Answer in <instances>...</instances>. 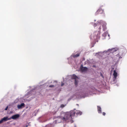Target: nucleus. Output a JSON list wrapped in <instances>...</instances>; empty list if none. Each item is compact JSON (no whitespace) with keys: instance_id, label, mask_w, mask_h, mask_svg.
Segmentation results:
<instances>
[{"instance_id":"7","label":"nucleus","mask_w":127,"mask_h":127,"mask_svg":"<svg viewBox=\"0 0 127 127\" xmlns=\"http://www.w3.org/2000/svg\"><path fill=\"white\" fill-rule=\"evenodd\" d=\"M25 106V104L24 103H21L20 105H18L17 107L19 109H21L23 107H24Z\"/></svg>"},{"instance_id":"17","label":"nucleus","mask_w":127,"mask_h":127,"mask_svg":"<svg viewBox=\"0 0 127 127\" xmlns=\"http://www.w3.org/2000/svg\"><path fill=\"white\" fill-rule=\"evenodd\" d=\"M54 87V85H50L49 86V87Z\"/></svg>"},{"instance_id":"9","label":"nucleus","mask_w":127,"mask_h":127,"mask_svg":"<svg viewBox=\"0 0 127 127\" xmlns=\"http://www.w3.org/2000/svg\"><path fill=\"white\" fill-rule=\"evenodd\" d=\"M118 50V49L117 48H113L111 49L110 50V51H112V52H115L117 51Z\"/></svg>"},{"instance_id":"20","label":"nucleus","mask_w":127,"mask_h":127,"mask_svg":"<svg viewBox=\"0 0 127 127\" xmlns=\"http://www.w3.org/2000/svg\"><path fill=\"white\" fill-rule=\"evenodd\" d=\"M64 83H62L61 84V86H63L64 85Z\"/></svg>"},{"instance_id":"16","label":"nucleus","mask_w":127,"mask_h":127,"mask_svg":"<svg viewBox=\"0 0 127 127\" xmlns=\"http://www.w3.org/2000/svg\"><path fill=\"white\" fill-rule=\"evenodd\" d=\"M117 56L119 58V59L121 58H122V57H121L119 55V54L117 55Z\"/></svg>"},{"instance_id":"23","label":"nucleus","mask_w":127,"mask_h":127,"mask_svg":"<svg viewBox=\"0 0 127 127\" xmlns=\"http://www.w3.org/2000/svg\"><path fill=\"white\" fill-rule=\"evenodd\" d=\"M105 33H103V35H105Z\"/></svg>"},{"instance_id":"4","label":"nucleus","mask_w":127,"mask_h":127,"mask_svg":"<svg viewBox=\"0 0 127 127\" xmlns=\"http://www.w3.org/2000/svg\"><path fill=\"white\" fill-rule=\"evenodd\" d=\"M104 11L103 10L101 9H99L95 13V14L97 15L99 14L103 13Z\"/></svg>"},{"instance_id":"25","label":"nucleus","mask_w":127,"mask_h":127,"mask_svg":"<svg viewBox=\"0 0 127 127\" xmlns=\"http://www.w3.org/2000/svg\"><path fill=\"white\" fill-rule=\"evenodd\" d=\"M77 105H78V104H77Z\"/></svg>"},{"instance_id":"12","label":"nucleus","mask_w":127,"mask_h":127,"mask_svg":"<svg viewBox=\"0 0 127 127\" xmlns=\"http://www.w3.org/2000/svg\"><path fill=\"white\" fill-rule=\"evenodd\" d=\"M80 54L78 53L75 55H73L72 56V57L74 58H76L79 56Z\"/></svg>"},{"instance_id":"18","label":"nucleus","mask_w":127,"mask_h":127,"mask_svg":"<svg viewBox=\"0 0 127 127\" xmlns=\"http://www.w3.org/2000/svg\"><path fill=\"white\" fill-rule=\"evenodd\" d=\"M8 108V106H7L5 108V110H7V109Z\"/></svg>"},{"instance_id":"21","label":"nucleus","mask_w":127,"mask_h":127,"mask_svg":"<svg viewBox=\"0 0 127 127\" xmlns=\"http://www.w3.org/2000/svg\"><path fill=\"white\" fill-rule=\"evenodd\" d=\"M96 24H94V27H95L96 26Z\"/></svg>"},{"instance_id":"13","label":"nucleus","mask_w":127,"mask_h":127,"mask_svg":"<svg viewBox=\"0 0 127 127\" xmlns=\"http://www.w3.org/2000/svg\"><path fill=\"white\" fill-rule=\"evenodd\" d=\"M74 84L77 87L78 85V81L76 80H75Z\"/></svg>"},{"instance_id":"19","label":"nucleus","mask_w":127,"mask_h":127,"mask_svg":"<svg viewBox=\"0 0 127 127\" xmlns=\"http://www.w3.org/2000/svg\"><path fill=\"white\" fill-rule=\"evenodd\" d=\"M105 114H106V113L105 112H103L102 113V114L103 115L105 116Z\"/></svg>"},{"instance_id":"6","label":"nucleus","mask_w":127,"mask_h":127,"mask_svg":"<svg viewBox=\"0 0 127 127\" xmlns=\"http://www.w3.org/2000/svg\"><path fill=\"white\" fill-rule=\"evenodd\" d=\"M19 116H20L19 114H17L11 117L10 118H11V119H16L19 118Z\"/></svg>"},{"instance_id":"15","label":"nucleus","mask_w":127,"mask_h":127,"mask_svg":"<svg viewBox=\"0 0 127 127\" xmlns=\"http://www.w3.org/2000/svg\"><path fill=\"white\" fill-rule=\"evenodd\" d=\"M44 127H51V125L50 124H48Z\"/></svg>"},{"instance_id":"1","label":"nucleus","mask_w":127,"mask_h":127,"mask_svg":"<svg viewBox=\"0 0 127 127\" xmlns=\"http://www.w3.org/2000/svg\"><path fill=\"white\" fill-rule=\"evenodd\" d=\"M74 110H71L69 112H64L62 111L61 113L60 118L62 119L63 122H66L67 120H71L73 119L72 117L74 116L76 114V116H78L81 115L82 114V112L79 110L76 111H75V109Z\"/></svg>"},{"instance_id":"5","label":"nucleus","mask_w":127,"mask_h":127,"mask_svg":"<svg viewBox=\"0 0 127 127\" xmlns=\"http://www.w3.org/2000/svg\"><path fill=\"white\" fill-rule=\"evenodd\" d=\"M80 69L82 71L84 72L87 71L88 68L86 67H83L82 65L80 66Z\"/></svg>"},{"instance_id":"14","label":"nucleus","mask_w":127,"mask_h":127,"mask_svg":"<svg viewBox=\"0 0 127 127\" xmlns=\"http://www.w3.org/2000/svg\"><path fill=\"white\" fill-rule=\"evenodd\" d=\"M66 105H64L63 104H61V106H60V107L61 108H64V107Z\"/></svg>"},{"instance_id":"22","label":"nucleus","mask_w":127,"mask_h":127,"mask_svg":"<svg viewBox=\"0 0 127 127\" xmlns=\"http://www.w3.org/2000/svg\"><path fill=\"white\" fill-rule=\"evenodd\" d=\"M99 30H100V29H101V26L100 27H99Z\"/></svg>"},{"instance_id":"11","label":"nucleus","mask_w":127,"mask_h":127,"mask_svg":"<svg viewBox=\"0 0 127 127\" xmlns=\"http://www.w3.org/2000/svg\"><path fill=\"white\" fill-rule=\"evenodd\" d=\"M101 107L99 106H97V111L99 113H101Z\"/></svg>"},{"instance_id":"2","label":"nucleus","mask_w":127,"mask_h":127,"mask_svg":"<svg viewBox=\"0 0 127 127\" xmlns=\"http://www.w3.org/2000/svg\"><path fill=\"white\" fill-rule=\"evenodd\" d=\"M100 34V32L99 31L95 32L93 34V36L94 35V39H99Z\"/></svg>"},{"instance_id":"10","label":"nucleus","mask_w":127,"mask_h":127,"mask_svg":"<svg viewBox=\"0 0 127 127\" xmlns=\"http://www.w3.org/2000/svg\"><path fill=\"white\" fill-rule=\"evenodd\" d=\"M71 78L72 79H74L75 80H76L78 78V77L76 75L73 74L71 76Z\"/></svg>"},{"instance_id":"8","label":"nucleus","mask_w":127,"mask_h":127,"mask_svg":"<svg viewBox=\"0 0 127 127\" xmlns=\"http://www.w3.org/2000/svg\"><path fill=\"white\" fill-rule=\"evenodd\" d=\"M113 75L114 76V79H116L117 76V73L116 72V70H115L113 71Z\"/></svg>"},{"instance_id":"24","label":"nucleus","mask_w":127,"mask_h":127,"mask_svg":"<svg viewBox=\"0 0 127 127\" xmlns=\"http://www.w3.org/2000/svg\"><path fill=\"white\" fill-rule=\"evenodd\" d=\"M101 76H102V77L103 78H104V76H103V75H101Z\"/></svg>"},{"instance_id":"3","label":"nucleus","mask_w":127,"mask_h":127,"mask_svg":"<svg viewBox=\"0 0 127 127\" xmlns=\"http://www.w3.org/2000/svg\"><path fill=\"white\" fill-rule=\"evenodd\" d=\"M11 120V118H8L7 117H5L3 118L0 120V124L2 123L3 122Z\"/></svg>"}]
</instances>
